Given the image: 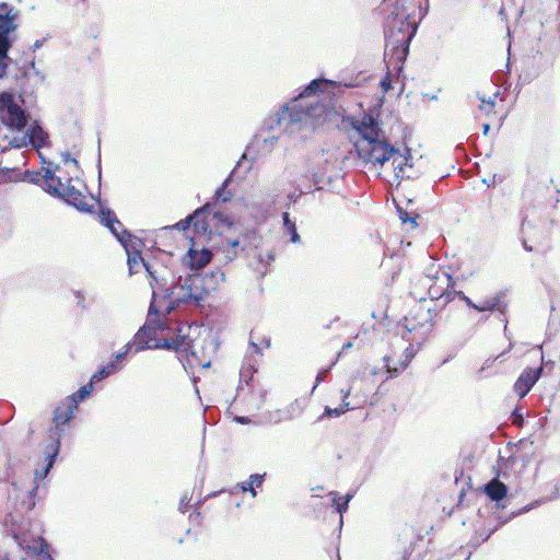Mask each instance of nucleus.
Segmentation results:
<instances>
[{
    "mask_svg": "<svg viewBox=\"0 0 560 560\" xmlns=\"http://www.w3.org/2000/svg\"><path fill=\"white\" fill-rule=\"evenodd\" d=\"M152 289L148 318L144 326L137 332L136 338L147 348L173 350L188 355L191 352L192 340L180 334L170 336L172 328L166 316L180 304L200 306L208 295L203 288V279L199 275H189L170 288L163 276L164 270L153 268L143 262Z\"/></svg>",
    "mask_w": 560,
    "mask_h": 560,
    "instance_id": "f257e3e1",
    "label": "nucleus"
},
{
    "mask_svg": "<svg viewBox=\"0 0 560 560\" xmlns=\"http://www.w3.org/2000/svg\"><path fill=\"white\" fill-rule=\"evenodd\" d=\"M425 15L420 2L415 0H394L385 22L387 63L394 65L399 72L409 54L410 42L417 33L419 23Z\"/></svg>",
    "mask_w": 560,
    "mask_h": 560,
    "instance_id": "f03ea898",
    "label": "nucleus"
},
{
    "mask_svg": "<svg viewBox=\"0 0 560 560\" xmlns=\"http://www.w3.org/2000/svg\"><path fill=\"white\" fill-rule=\"evenodd\" d=\"M351 127L359 135L354 147L360 159L374 166L389 163L393 145L385 138L376 109L365 112L361 118L353 117Z\"/></svg>",
    "mask_w": 560,
    "mask_h": 560,
    "instance_id": "7ed1b4c3",
    "label": "nucleus"
},
{
    "mask_svg": "<svg viewBox=\"0 0 560 560\" xmlns=\"http://www.w3.org/2000/svg\"><path fill=\"white\" fill-rule=\"evenodd\" d=\"M93 385H94V383H92V381L90 380V382L88 384L81 386L77 393H74V394H72L70 396H67L56 407V409L54 411V424H55V428H51L49 430L50 438L51 439L56 438V442L52 445V453H48L47 454V458H46L47 459V464L45 465L43 471L39 472L38 470H36V475L39 478L46 477V475L48 474V471L52 467L54 462H55V457H56V455H57V453L59 451V434H60V431H62V427L65 424H67L73 418V413L78 409L79 402L81 400L85 399L91 394V392L93 390Z\"/></svg>",
    "mask_w": 560,
    "mask_h": 560,
    "instance_id": "20e7f679",
    "label": "nucleus"
},
{
    "mask_svg": "<svg viewBox=\"0 0 560 560\" xmlns=\"http://www.w3.org/2000/svg\"><path fill=\"white\" fill-rule=\"evenodd\" d=\"M324 81L319 79L312 80L308 85L294 97L289 104L282 106V114L287 113L292 121L308 122L323 117L325 107L315 98L318 92H322Z\"/></svg>",
    "mask_w": 560,
    "mask_h": 560,
    "instance_id": "39448f33",
    "label": "nucleus"
},
{
    "mask_svg": "<svg viewBox=\"0 0 560 560\" xmlns=\"http://www.w3.org/2000/svg\"><path fill=\"white\" fill-rule=\"evenodd\" d=\"M439 313L436 305L431 302H419L413 305L404 317L401 326L409 334H418L419 337H412L411 341L421 345L432 331Z\"/></svg>",
    "mask_w": 560,
    "mask_h": 560,
    "instance_id": "423d86ee",
    "label": "nucleus"
},
{
    "mask_svg": "<svg viewBox=\"0 0 560 560\" xmlns=\"http://www.w3.org/2000/svg\"><path fill=\"white\" fill-rule=\"evenodd\" d=\"M46 190L52 195L65 199L69 205L73 206L82 212H92L93 205L89 201L92 198L86 197L78 188L71 184V179L62 182L60 176L55 175V171L45 168L43 175Z\"/></svg>",
    "mask_w": 560,
    "mask_h": 560,
    "instance_id": "0eeeda50",
    "label": "nucleus"
},
{
    "mask_svg": "<svg viewBox=\"0 0 560 560\" xmlns=\"http://www.w3.org/2000/svg\"><path fill=\"white\" fill-rule=\"evenodd\" d=\"M560 190L553 185L551 178L542 180H533L523 190V198L537 206H555L559 202L558 195Z\"/></svg>",
    "mask_w": 560,
    "mask_h": 560,
    "instance_id": "6e6552de",
    "label": "nucleus"
},
{
    "mask_svg": "<svg viewBox=\"0 0 560 560\" xmlns=\"http://www.w3.org/2000/svg\"><path fill=\"white\" fill-rule=\"evenodd\" d=\"M0 113H5L4 122L12 129L22 130L27 122L25 112L14 102L11 92L0 93Z\"/></svg>",
    "mask_w": 560,
    "mask_h": 560,
    "instance_id": "1a4fd4ad",
    "label": "nucleus"
},
{
    "mask_svg": "<svg viewBox=\"0 0 560 560\" xmlns=\"http://www.w3.org/2000/svg\"><path fill=\"white\" fill-rule=\"evenodd\" d=\"M98 218L101 223L109 229L118 242L124 245L125 248H128L133 236L129 231L124 229L122 223L117 219L115 212L108 208H101Z\"/></svg>",
    "mask_w": 560,
    "mask_h": 560,
    "instance_id": "9d476101",
    "label": "nucleus"
},
{
    "mask_svg": "<svg viewBox=\"0 0 560 560\" xmlns=\"http://www.w3.org/2000/svg\"><path fill=\"white\" fill-rule=\"evenodd\" d=\"M523 245L527 252H539L548 247V235L547 232L537 229L534 224L528 221L522 223Z\"/></svg>",
    "mask_w": 560,
    "mask_h": 560,
    "instance_id": "9b49d317",
    "label": "nucleus"
},
{
    "mask_svg": "<svg viewBox=\"0 0 560 560\" xmlns=\"http://www.w3.org/2000/svg\"><path fill=\"white\" fill-rule=\"evenodd\" d=\"M452 294L457 295L460 300H463L466 303L468 307L474 308L478 312H492L495 308H499L501 312H503V308H501L502 294L487 296L485 299L479 300L477 303L472 302L471 299L465 295V293L462 291H455L454 293L447 292L445 294V300L451 301Z\"/></svg>",
    "mask_w": 560,
    "mask_h": 560,
    "instance_id": "f8f14e48",
    "label": "nucleus"
},
{
    "mask_svg": "<svg viewBox=\"0 0 560 560\" xmlns=\"http://www.w3.org/2000/svg\"><path fill=\"white\" fill-rule=\"evenodd\" d=\"M409 151L405 154L393 147V154H390V166L395 173V177L399 179H409L413 177L412 164L410 163Z\"/></svg>",
    "mask_w": 560,
    "mask_h": 560,
    "instance_id": "ddd939ff",
    "label": "nucleus"
},
{
    "mask_svg": "<svg viewBox=\"0 0 560 560\" xmlns=\"http://www.w3.org/2000/svg\"><path fill=\"white\" fill-rule=\"evenodd\" d=\"M541 372V365L537 369H525L513 385L515 394L520 398H524L529 393L532 387L536 384V382L539 380Z\"/></svg>",
    "mask_w": 560,
    "mask_h": 560,
    "instance_id": "4468645a",
    "label": "nucleus"
},
{
    "mask_svg": "<svg viewBox=\"0 0 560 560\" xmlns=\"http://www.w3.org/2000/svg\"><path fill=\"white\" fill-rule=\"evenodd\" d=\"M415 357V349L412 345L407 347L404 352V359L402 360H396L394 355H388L384 358L385 366L393 376L397 375L400 371L405 370L411 360Z\"/></svg>",
    "mask_w": 560,
    "mask_h": 560,
    "instance_id": "2eb2a0df",
    "label": "nucleus"
},
{
    "mask_svg": "<svg viewBox=\"0 0 560 560\" xmlns=\"http://www.w3.org/2000/svg\"><path fill=\"white\" fill-rule=\"evenodd\" d=\"M212 254L209 249H195L190 247L187 252V265L192 269H201L210 262Z\"/></svg>",
    "mask_w": 560,
    "mask_h": 560,
    "instance_id": "dca6fc26",
    "label": "nucleus"
},
{
    "mask_svg": "<svg viewBox=\"0 0 560 560\" xmlns=\"http://www.w3.org/2000/svg\"><path fill=\"white\" fill-rule=\"evenodd\" d=\"M483 492L492 501L499 502L508 495V488L502 481L494 478L485 485Z\"/></svg>",
    "mask_w": 560,
    "mask_h": 560,
    "instance_id": "f3484780",
    "label": "nucleus"
},
{
    "mask_svg": "<svg viewBox=\"0 0 560 560\" xmlns=\"http://www.w3.org/2000/svg\"><path fill=\"white\" fill-rule=\"evenodd\" d=\"M14 28L12 9L7 3H0V34H9Z\"/></svg>",
    "mask_w": 560,
    "mask_h": 560,
    "instance_id": "a211bd4d",
    "label": "nucleus"
},
{
    "mask_svg": "<svg viewBox=\"0 0 560 560\" xmlns=\"http://www.w3.org/2000/svg\"><path fill=\"white\" fill-rule=\"evenodd\" d=\"M30 142L35 148H40L47 144L48 142V135L47 132L38 125H34L30 127Z\"/></svg>",
    "mask_w": 560,
    "mask_h": 560,
    "instance_id": "6ab92c4d",
    "label": "nucleus"
},
{
    "mask_svg": "<svg viewBox=\"0 0 560 560\" xmlns=\"http://www.w3.org/2000/svg\"><path fill=\"white\" fill-rule=\"evenodd\" d=\"M282 225L287 232V234L290 236V241L292 243H299L300 242V235L296 231V226H295V223L292 222L290 219H289V214L288 213H282Z\"/></svg>",
    "mask_w": 560,
    "mask_h": 560,
    "instance_id": "aec40b11",
    "label": "nucleus"
},
{
    "mask_svg": "<svg viewBox=\"0 0 560 560\" xmlns=\"http://www.w3.org/2000/svg\"><path fill=\"white\" fill-rule=\"evenodd\" d=\"M208 206H205V207H201V208H198L197 210H195V212L190 215H188L187 218L180 220L179 222H177L174 228L179 230V231H186L189 229V226L191 225V222L194 219L196 218H199L200 215L205 214V211L207 209Z\"/></svg>",
    "mask_w": 560,
    "mask_h": 560,
    "instance_id": "412c9836",
    "label": "nucleus"
},
{
    "mask_svg": "<svg viewBox=\"0 0 560 560\" xmlns=\"http://www.w3.org/2000/svg\"><path fill=\"white\" fill-rule=\"evenodd\" d=\"M350 392H347L343 396V399H342V404L337 407V408H329V407H326L325 409V413L329 417H338L342 413H345L347 410L349 409H354L355 407L354 406H350V402L349 401H346V399L348 398Z\"/></svg>",
    "mask_w": 560,
    "mask_h": 560,
    "instance_id": "4be33fe9",
    "label": "nucleus"
},
{
    "mask_svg": "<svg viewBox=\"0 0 560 560\" xmlns=\"http://www.w3.org/2000/svg\"><path fill=\"white\" fill-rule=\"evenodd\" d=\"M306 406V399H295L287 409L290 419L300 417Z\"/></svg>",
    "mask_w": 560,
    "mask_h": 560,
    "instance_id": "5701e85b",
    "label": "nucleus"
},
{
    "mask_svg": "<svg viewBox=\"0 0 560 560\" xmlns=\"http://www.w3.org/2000/svg\"><path fill=\"white\" fill-rule=\"evenodd\" d=\"M191 224L194 225L196 233L201 235L209 233L210 226L203 214L200 215L199 218L194 219Z\"/></svg>",
    "mask_w": 560,
    "mask_h": 560,
    "instance_id": "b1692460",
    "label": "nucleus"
},
{
    "mask_svg": "<svg viewBox=\"0 0 560 560\" xmlns=\"http://www.w3.org/2000/svg\"><path fill=\"white\" fill-rule=\"evenodd\" d=\"M115 369V364L114 363H110L106 366H102L97 372H95L92 376H91V381L92 383H97L100 381H102L103 378L109 376L112 374V372L114 371Z\"/></svg>",
    "mask_w": 560,
    "mask_h": 560,
    "instance_id": "393cba45",
    "label": "nucleus"
},
{
    "mask_svg": "<svg viewBox=\"0 0 560 560\" xmlns=\"http://www.w3.org/2000/svg\"><path fill=\"white\" fill-rule=\"evenodd\" d=\"M395 78L397 79L398 74H393L388 69L386 74L381 79L380 86L382 89L383 95L393 89V82Z\"/></svg>",
    "mask_w": 560,
    "mask_h": 560,
    "instance_id": "a878e982",
    "label": "nucleus"
},
{
    "mask_svg": "<svg viewBox=\"0 0 560 560\" xmlns=\"http://www.w3.org/2000/svg\"><path fill=\"white\" fill-rule=\"evenodd\" d=\"M351 498H352L351 494H347L345 497H338V498L334 499V504L336 506V511L339 514H342L348 510V505H349Z\"/></svg>",
    "mask_w": 560,
    "mask_h": 560,
    "instance_id": "bb28decb",
    "label": "nucleus"
},
{
    "mask_svg": "<svg viewBox=\"0 0 560 560\" xmlns=\"http://www.w3.org/2000/svg\"><path fill=\"white\" fill-rule=\"evenodd\" d=\"M226 186L228 182L225 180L215 191L217 199L222 200L223 202L230 201L232 199V192L226 189Z\"/></svg>",
    "mask_w": 560,
    "mask_h": 560,
    "instance_id": "cd10ccee",
    "label": "nucleus"
},
{
    "mask_svg": "<svg viewBox=\"0 0 560 560\" xmlns=\"http://www.w3.org/2000/svg\"><path fill=\"white\" fill-rule=\"evenodd\" d=\"M7 35L8 34H0V59L7 58V52L10 48V42Z\"/></svg>",
    "mask_w": 560,
    "mask_h": 560,
    "instance_id": "c85d7f7f",
    "label": "nucleus"
},
{
    "mask_svg": "<svg viewBox=\"0 0 560 560\" xmlns=\"http://www.w3.org/2000/svg\"><path fill=\"white\" fill-rule=\"evenodd\" d=\"M37 544L39 545V548L36 549V552L38 555H44L47 560H54V558L51 557V555L48 551V544H47V541L45 539H43V538H39L37 540Z\"/></svg>",
    "mask_w": 560,
    "mask_h": 560,
    "instance_id": "c756f323",
    "label": "nucleus"
},
{
    "mask_svg": "<svg viewBox=\"0 0 560 560\" xmlns=\"http://www.w3.org/2000/svg\"><path fill=\"white\" fill-rule=\"evenodd\" d=\"M261 483H262V476L255 474V475H250L247 486L249 488L255 489V487H260Z\"/></svg>",
    "mask_w": 560,
    "mask_h": 560,
    "instance_id": "7c9ffc66",
    "label": "nucleus"
},
{
    "mask_svg": "<svg viewBox=\"0 0 560 560\" xmlns=\"http://www.w3.org/2000/svg\"><path fill=\"white\" fill-rule=\"evenodd\" d=\"M247 483H248V481H243L241 483H237L236 488L240 489L243 493H245L247 491H250L252 497H255L256 495V491L254 490V488H249L247 486Z\"/></svg>",
    "mask_w": 560,
    "mask_h": 560,
    "instance_id": "2f4dec72",
    "label": "nucleus"
},
{
    "mask_svg": "<svg viewBox=\"0 0 560 560\" xmlns=\"http://www.w3.org/2000/svg\"><path fill=\"white\" fill-rule=\"evenodd\" d=\"M400 219L404 223L410 222L412 228L417 226V223H416L417 217L410 218L408 212H404V213L400 212Z\"/></svg>",
    "mask_w": 560,
    "mask_h": 560,
    "instance_id": "473e14b6",
    "label": "nucleus"
},
{
    "mask_svg": "<svg viewBox=\"0 0 560 560\" xmlns=\"http://www.w3.org/2000/svg\"><path fill=\"white\" fill-rule=\"evenodd\" d=\"M493 106H494V104L492 102L482 101L480 108L488 113L489 110H491L493 108Z\"/></svg>",
    "mask_w": 560,
    "mask_h": 560,
    "instance_id": "72a5a7b5",
    "label": "nucleus"
},
{
    "mask_svg": "<svg viewBox=\"0 0 560 560\" xmlns=\"http://www.w3.org/2000/svg\"><path fill=\"white\" fill-rule=\"evenodd\" d=\"M7 65L4 63V59H0V77L5 73Z\"/></svg>",
    "mask_w": 560,
    "mask_h": 560,
    "instance_id": "f704fd0d",
    "label": "nucleus"
},
{
    "mask_svg": "<svg viewBox=\"0 0 560 560\" xmlns=\"http://www.w3.org/2000/svg\"><path fill=\"white\" fill-rule=\"evenodd\" d=\"M126 353H127V351L124 352V353H118L117 354V360L122 359L126 355Z\"/></svg>",
    "mask_w": 560,
    "mask_h": 560,
    "instance_id": "c9c22d12",
    "label": "nucleus"
},
{
    "mask_svg": "<svg viewBox=\"0 0 560 560\" xmlns=\"http://www.w3.org/2000/svg\"><path fill=\"white\" fill-rule=\"evenodd\" d=\"M489 128H490V127H489V125H488V124L483 125V133H487V132H488V130H489Z\"/></svg>",
    "mask_w": 560,
    "mask_h": 560,
    "instance_id": "e433bc0d",
    "label": "nucleus"
},
{
    "mask_svg": "<svg viewBox=\"0 0 560 560\" xmlns=\"http://www.w3.org/2000/svg\"><path fill=\"white\" fill-rule=\"evenodd\" d=\"M37 176H39V173H36V176H34V178H33L32 180H33V182H38V180H39V178H38Z\"/></svg>",
    "mask_w": 560,
    "mask_h": 560,
    "instance_id": "4c0bfd02",
    "label": "nucleus"
},
{
    "mask_svg": "<svg viewBox=\"0 0 560 560\" xmlns=\"http://www.w3.org/2000/svg\"><path fill=\"white\" fill-rule=\"evenodd\" d=\"M37 176H39V173H36V176H34V178H33L32 180H33V182H38V180H39V178H38Z\"/></svg>",
    "mask_w": 560,
    "mask_h": 560,
    "instance_id": "58836bf2",
    "label": "nucleus"
},
{
    "mask_svg": "<svg viewBox=\"0 0 560 560\" xmlns=\"http://www.w3.org/2000/svg\"><path fill=\"white\" fill-rule=\"evenodd\" d=\"M37 176H39V173H36V176H34V178H33L32 180H33V182H38V180H39V178H38Z\"/></svg>",
    "mask_w": 560,
    "mask_h": 560,
    "instance_id": "ea45409f",
    "label": "nucleus"
},
{
    "mask_svg": "<svg viewBox=\"0 0 560 560\" xmlns=\"http://www.w3.org/2000/svg\"><path fill=\"white\" fill-rule=\"evenodd\" d=\"M36 491H37V486L32 489L31 493L34 494V493H36Z\"/></svg>",
    "mask_w": 560,
    "mask_h": 560,
    "instance_id": "a19ab883",
    "label": "nucleus"
},
{
    "mask_svg": "<svg viewBox=\"0 0 560 560\" xmlns=\"http://www.w3.org/2000/svg\"><path fill=\"white\" fill-rule=\"evenodd\" d=\"M350 347H351V343L349 342V343L343 346V349H349Z\"/></svg>",
    "mask_w": 560,
    "mask_h": 560,
    "instance_id": "79ce46f5",
    "label": "nucleus"
},
{
    "mask_svg": "<svg viewBox=\"0 0 560 560\" xmlns=\"http://www.w3.org/2000/svg\"><path fill=\"white\" fill-rule=\"evenodd\" d=\"M277 140H278V138H277V137H272V138H271V142H272V143H273V141H277Z\"/></svg>",
    "mask_w": 560,
    "mask_h": 560,
    "instance_id": "37998d69",
    "label": "nucleus"
},
{
    "mask_svg": "<svg viewBox=\"0 0 560 560\" xmlns=\"http://www.w3.org/2000/svg\"><path fill=\"white\" fill-rule=\"evenodd\" d=\"M516 420H520V423L523 422V419L521 418V416L516 417Z\"/></svg>",
    "mask_w": 560,
    "mask_h": 560,
    "instance_id": "c03bdc74",
    "label": "nucleus"
},
{
    "mask_svg": "<svg viewBox=\"0 0 560 560\" xmlns=\"http://www.w3.org/2000/svg\"><path fill=\"white\" fill-rule=\"evenodd\" d=\"M516 420H520V423L523 422V419L521 418V416L516 417Z\"/></svg>",
    "mask_w": 560,
    "mask_h": 560,
    "instance_id": "a18cd8bd",
    "label": "nucleus"
},
{
    "mask_svg": "<svg viewBox=\"0 0 560 560\" xmlns=\"http://www.w3.org/2000/svg\"><path fill=\"white\" fill-rule=\"evenodd\" d=\"M113 229H118L120 231V228H118L117 224H113Z\"/></svg>",
    "mask_w": 560,
    "mask_h": 560,
    "instance_id": "49530a36",
    "label": "nucleus"
}]
</instances>
